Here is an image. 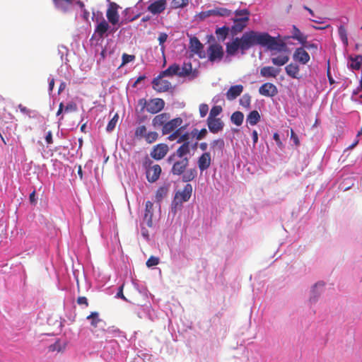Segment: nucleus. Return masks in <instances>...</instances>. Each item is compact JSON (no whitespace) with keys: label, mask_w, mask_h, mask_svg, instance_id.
<instances>
[{"label":"nucleus","mask_w":362,"mask_h":362,"mask_svg":"<svg viewBox=\"0 0 362 362\" xmlns=\"http://www.w3.org/2000/svg\"><path fill=\"white\" fill-rule=\"evenodd\" d=\"M243 119L244 115L240 111L234 112L230 117L231 122L237 126H240L243 122Z\"/></svg>","instance_id":"35"},{"label":"nucleus","mask_w":362,"mask_h":362,"mask_svg":"<svg viewBox=\"0 0 362 362\" xmlns=\"http://www.w3.org/2000/svg\"><path fill=\"white\" fill-rule=\"evenodd\" d=\"M181 124V119L177 117L173 119H169L165 126L162 128L163 134H169L175 132Z\"/></svg>","instance_id":"16"},{"label":"nucleus","mask_w":362,"mask_h":362,"mask_svg":"<svg viewBox=\"0 0 362 362\" xmlns=\"http://www.w3.org/2000/svg\"><path fill=\"white\" fill-rule=\"evenodd\" d=\"M165 103L163 99L154 98L151 100L146 106V111L151 113L156 114L162 110L164 108Z\"/></svg>","instance_id":"9"},{"label":"nucleus","mask_w":362,"mask_h":362,"mask_svg":"<svg viewBox=\"0 0 362 362\" xmlns=\"http://www.w3.org/2000/svg\"><path fill=\"white\" fill-rule=\"evenodd\" d=\"M206 124L209 130L213 134H217L221 132L224 127V123L221 118L208 117Z\"/></svg>","instance_id":"10"},{"label":"nucleus","mask_w":362,"mask_h":362,"mask_svg":"<svg viewBox=\"0 0 362 362\" xmlns=\"http://www.w3.org/2000/svg\"><path fill=\"white\" fill-rule=\"evenodd\" d=\"M286 73L288 76L291 77L292 78L299 79L300 78V76L299 74L300 68L299 66L296 64L291 63L288 64L285 67Z\"/></svg>","instance_id":"27"},{"label":"nucleus","mask_w":362,"mask_h":362,"mask_svg":"<svg viewBox=\"0 0 362 362\" xmlns=\"http://www.w3.org/2000/svg\"><path fill=\"white\" fill-rule=\"evenodd\" d=\"M304 47L308 49H317V45L314 44V43H305L303 45Z\"/></svg>","instance_id":"63"},{"label":"nucleus","mask_w":362,"mask_h":362,"mask_svg":"<svg viewBox=\"0 0 362 362\" xmlns=\"http://www.w3.org/2000/svg\"><path fill=\"white\" fill-rule=\"evenodd\" d=\"M232 14V11L228 8L222 7H216L213 9L202 11L199 16L201 18H206L211 16H230Z\"/></svg>","instance_id":"7"},{"label":"nucleus","mask_w":362,"mask_h":362,"mask_svg":"<svg viewBox=\"0 0 362 362\" xmlns=\"http://www.w3.org/2000/svg\"><path fill=\"white\" fill-rule=\"evenodd\" d=\"M119 119L118 114H115L114 117L111 119V120L108 122L106 130L108 132H111L116 127V124Z\"/></svg>","instance_id":"41"},{"label":"nucleus","mask_w":362,"mask_h":362,"mask_svg":"<svg viewBox=\"0 0 362 362\" xmlns=\"http://www.w3.org/2000/svg\"><path fill=\"white\" fill-rule=\"evenodd\" d=\"M77 110V105L75 103L71 102L66 105L64 108V112H76Z\"/></svg>","instance_id":"52"},{"label":"nucleus","mask_w":362,"mask_h":362,"mask_svg":"<svg viewBox=\"0 0 362 362\" xmlns=\"http://www.w3.org/2000/svg\"><path fill=\"white\" fill-rule=\"evenodd\" d=\"M119 6L116 3H110L106 12V16L108 21L112 25H116L119 20V16L117 11Z\"/></svg>","instance_id":"8"},{"label":"nucleus","mask_w":362,"mask_h":362,"mask_svg":"<svg viewBox=\"0 0 362 362\" xmlns=\"http://www.w3.org/2000/svg\"><path fill=\"white\" fill-rule=\"evenodd\" d=\"M291 139L293 141V143L296 146L300 145L298 136L296 134L293 129L291 130Z\"/></svg>","instance_id":"55"},{"label":"nucleus","mask_w":362,"mask_h":362,"mask_svg":"<svg viewBox=\"0 0 362 362\" xmlns=\"http://www.w3.org/2000/svg\"><path fill=\"white\" fill-rule=\"evenodd\" d=\"M235 17L232 18L233 25L230 28V33L233 36L238 33L247 27L250 21V13L248 9H238L234 12Z\"/></svg>","instance_id":"3"},{"label":"nucleus","mask_w":362,"mask_h":362,"mask_svg":"<svg viewBox=\"0 0 362 362\" xmlns=\"http://www.w3.org/2000/svg\"><path fill=\"white\" fill-rule=\"evenodd\" d=\"M193 187L191 184H187L182 189V202H187L192 196Z\"/></svg>","instance_id":"37"},{"label":"nucleus","mask_w":362,"mask_h":362,"mask_svg":"<svg viewBox=\"0 0 362 362\" xmlns=\"http://www.w3.org/2000/svg\"><path fill=\"white\" fill-rule=\"evenodd\" d=\"M168 161L173 164L172 173L174 175H181V146L177 148L176 152L168 158Z\"/></svg>","instance_id":"6"},{"label":"nucleus","mask_w":362,"mask_h":362,"mask_svg":"<svg viewBox=\"0 0 362 362\" xmlns=\"http://www.w3.org/2000/svg\"><path fill=\"white\" fill-rule=\"evenodd\" d=\"M64 349V346H62L59 341H57L53 344H51L49 346V351H61Z\"/></svg>","instance_id":"48"},{"label":"nucleus","mask_w":362,"mask_h":362,"mask_svg":"<svg viewBox=\"0 0 362 362\" xmlns=\"http://www.w3.org/2000/svg\"><path fill=\"white\" fill-rule=\"evenodd\" d=\"M197 175V171L195 170H182V181L188 182L192 180Z\"/></svg>","instance_id":"36"},{"label":"nucleus","mask_w":362,"mask_h":362,"mask_svg":"<svg viewBox=\"0 0 362 362\" xmlns=\"http://www.w3.org/2000/svg\"><path fill=\"white\" fill-rule=\"evenodd\" d=\"M168 39V35L165 33H161L158 36V42L159 45L161 46V50L163 52H164V46L163 43L167 40Z\"/></svg>","instance_id":"51"},{"label":"nucleus","mask_w":362,"mask_h":362,"mask_svg":"<svg viewBox=\"0 0 362 362\" xmlns=\"http://www.w3.org/2000/svg\"><path fill=\"white\" fill-rule=\"evenodd\" d=\"M273 139L276 141V144L277 146L281 150H282L284 148V146L282 141L280 139L279 134L278 133H276V132L274 133V135H273Z\"/></svg>","instance_id":"53"},{"label":"nucleus","mask_w":362,"mask_h":362,"mask_svg":"<svg viewBox=\"0 0 362 362\" xmlns=\"http://www.w3.org/2000/svg\"><path fill=\"white\" fill-rule=\"evenodd\" d=\"M122 64L124 65V64H126L129 62L134 61L135 59V56L124 53L122 54Z\"/></svg>","instance_id":"50"},{"label":"nucleus","mask_w":362,"mask_h":362,"mask_svg":"<svg viewBox=\"0 0 362 362\" xmlns=\"http://www.w3.org/2000/svg\"><path fill=\"white\" fill-rule=\"evenodd\" d=\"M273 45L274 37L269 33L250 30L243 33L241 37H235L232 42H227L226 48L228 55L233 56L238 49L244 54L246 50L255 45L272 47Z\"/></svg>","instance_id":"1"},{"label":"nucleus","mask_w":362,"mask_h":362,"mask_svg":"<svg viewBox=\"0 0 362 362\" xmlns=\"http://www.w3.org/2000/svg\"><path fill=\"white\" fill-rule=\"evenodd\" d=\"M158 136V134L157 132H149L148 133H146L144 139L147 143L151 144L157 140Z\"/></svg>","instance_id":"44"},{"label":"nucleus","mask_w":362,"mask_h":362,"mask_svg":"<svg viewBox=\"0 0 362 362\" xmlns=\"http://www.w3.org/2000/svg\"><path fill=\"white\" fill-rule=\"evenodd\" d=\"M199 111L201 117H204L209 111V106L207 104L202 103L199 107Z\"/></svg>","instance_id":"49"},{"label":"nucleus","mask_w":362,"mask_h":362,"mask_svg":"<svg viewBox=\"0 0 362 362\" xmlns=\"http://www.w3.org/2000/svg\"><path fill=\"white\" fill-rule=\"evenodd\" d=\"M180 211H181V191L177 190L175 192L174 199L171 204V209L169 211V216H172L173 218H174Z\"/></svg>","instance_id":"12"},{"label":"nucleus","mask_w":362,"mask_h":362,"mask_svg":"<svg viewBox=\"0 0 362 362\" xmlns=\"http://www.w3.org/2000/svg\"><path fill=\"white\" fill-rule=\"evenodd\" d=\"M170 115L166 112H163L156 115L152 120V125L155 128L163 127L165 124L170 119Z\"/></svg>","instance_id":"22"},{"label":"nucleus","mask_w":362,"mask_h":362,"mask_svg":"<svg viewBox=\"0 0 362 362\" xmlns=\"http://www.w3.org/2000/svg\"><path fill=\"white\" fill-rule=\"evenodd\" d=\"M260 120V115L257 110H252L247 117V122L253 126Z\"/></svg>","instance_id":"34"},{"label":"nucleus","mask_w":362,"mask_h":362,"mask_svg":"<svg viewBox=\"0 0 362 362\" xmlns=\"http://www.w3.org/2000/svg\"><path fill=\"white\" fill-rule=\"evenodd\" d=\"M207 134V130L205 128L202 129L197 134V141L202 140L206 137Z\"/></svg>","instance_id":"56"},{"label":"nucleus","mask_w":362,"mask_h":362,"mask_svg":"<svg viewBox=\"0 0 362 362\" xmlns=\"http://www.w3.org/2000/svg\"><path fill=\"white\" fill-rule=\"evenodd\" d=\"M86 319L90 321V325L93 327L92 332L95 334L97 337H99L98 330H97V327L99 324L101 322H104L103 320L100 317V314L98 312L94 311L91 312L89 315L86 317Z\"/></svg>","instance_id":"15"},{"label":"nucleus","mask_w":362,"mask_h":362,"mask_svg":"<svg viewBox=\"0 0 362 362\" xmlns=\"http://www.w3.org/2000/svg\"><path fill=\"white\" fill-rule=\"evenodd\" d=\"M160 259L158 257L155 256H151L146 261V266L148 267H152L159 264Z\"/></svg>","instance_id":"47"},{"label":"nucleus","mask_w":362,"mask_h":362,"mask_svg":"<svg viewBox=\"0 0 362 362\" xmlns=\"http://www.w3.org/2000/svg\"><path fill=\"white\" fill-rule=\"evenodd\" d=\"M185 142H187L188 144H187V151L186 152L185 151L184 155L189 153L191 150H197L198 146L197 141H194V140H191V139L187 138V139L185 140L184 143Z\"/></svg>","instance_id":"40"},{"label":"nucleus","mask_w":362,"mask_h":362,"mask_svg":"<svg viewBox=\"0 0 362 362\" xmlns=\"http://www.w3.org/2000/svg\"><path fill=\"white\" fill-rule=\"evenodd\" d=\"M281 69L273 66H267L260 69V75L264 78H276L280 73Z\"/></svg>","instance_id":"24"},{"label":"nucleus","mask_w":362,"mask_h":362,"mask_svg":"<svg viewBox=\"0 0 362 362\" xmlns=\"http://www.w3.org/2000/svg\"><path fill=\"white\" fill-rule=\"evenodd\" d=\"M102 332H105V333L110 334V333H113V332L119 333V330L118 329L114 328V327H108L107 329H102Z\"/></svg>","instance_id":"58"},{"label":"nucleus","mask_w":362,"mask_h":362,"mask_svg":"<svg viewBox=\"0 0 362 362\" xmlns=\"http://www.w3.org/2000/svg\"><path fill=\"white\" fill-rule=\"evenodd\" d=\"M30 202L32 204H35L37 202L36 198H35V190H33L32 193H30L29 196Z\"/></svg>","instance_id":"60"},{"label":"nucleus","mask_w":362,"mask_h":362,"mask_svg":"<svg viewBox=\"0 0 362 362\" xmlns=\"http://www.w3.org/2000/svg\"><path fill=\"white\" fill-rule=\"evenodd\" d=\"M110 28L108 23L101 17L100 21L98 23L95 33L100 37H103Z\"/></svg>","instance_id":"28"},{"label":"nucleus","mask_w":362,"mask_h":362,"mask_svg":"<svg viewBox=\"0 0 362 362\" xmlns=\"http://www.w3.org/2000/svg\"><path fill=\"white\" fill-rule=\"evenodd\" d=\"M168 148L166 144H160L156 145L151 152V156L156 160H160L167 154Z\"/></svg>","instance_id":"18"},{"label":"nucleus","mask_w":362,"mask_h":362,"mask_svg":"<svg viewBox=\"0 0 362 362\" xmlns=\"http://www.w3.org/2000/svg\"><path fill=\"white\" fill-rule=\"evenodd\" d=\"M292 37L299 41L302 45L306 43L307 36L303 35L300 30L296 26H293V35Z\"/></svg>","instance_id":"33"},{"label":"nucleus","mask_w":362,"mask_h":362,"mask_svg":"<svg viewBox=\"0 0 362 362\" xmlns=\"http://www.w3.org/2000/svg\"><path fill=\"white\" fill-rule=\"evenodd\" d=\"M222 110H223V109H222L221 106L215 105V106L212 107V108L211 109L208 117L218 118L217 116L221 113Z\"/></svg>","instance_id":"43"},{"label":"nucleus","mask_w":362,"mask_h":362,"mask_svg":"<svg viewBox=\"0 0 362 362\" xmlns=\"http://www.w3.org/2000/svg\"><path fill=\"white\" fill-rule=\"evenodd\" d=\"M123 287H124V286H123V285H122L121 286H119V291H118V292H117V297H118V298H122V299H124V300H126V298H125V296H124V294H123Z\"/></svg>","instance_id":"61"},{"label":"nucleus","mask_w":362,"mask_h":362,"mask_svg":"<svg viewBox=\"0 0 362 362\" xmlns=\"http://www.w3.org/2000/svg\"><path fill=\"white\" fill-rule=\"evenodd\" d=\"M166 4V0H158L151 3L147 10L153 14H159L165 9Z\"/></svg>","instance_id":"19"},{"label":"nucleus","mask_w":362,"mask_h":362,"mask_svg":"<svg viewBox=\"0 0 362 362\" xmlns=\"http://www.w3.org/2000/svg\"><path fill=\"white\" fill-rule=\"evenodd\" d=\"M259 93L266 97H274L278 93V89L274 84L267 82L259 87Z\"/></svg>","instance_id":"11"},{"label":"nucleus","mask_w":362,"mask_h":362,"mask_svg":"<svg viewBox=\"0 0 362 362\" xmlns=\"http://www.w3.org/2000/svg\"><path fill=\"white\" fill-rule=\"evenodd\" d=\"M168 189L166 186L159 187L156 192V201L160 202L161 200L166 196Z\"/></svg>","instance_id":"38"},{"label":"nucleus","mask_w":362,"mask_h":362,"mask_svg":"<svg viewBox=\"0 0 362 362\" xmlns=\"http://www.w3.org/2000/svg\"><path fill=\"white\" fill-rule=\"evenodd\" d=\"M293 58L302 64H306L310 59L309 54L304 47L296 48L293 52Z\"/></svg>","instance_id":"13"},{"label":"nucleus","mask_w":362,"mask_h":362,"mask_svg":"<svg viewBox=\"0 0 362 362\" xmlns=\"http://www.w3.org/2000/svg\"><path fill=\"white\" fill-rule=\"evenodd\" d=\"M211 156L210 152H204L198 158L197 165L201 172L207 170L211 164Z\"/></svg>","instance_id":"14"},{"label":"nucleus","mask_w":362,"mask_h":362,"mask_svg":"<svg viewBox=\"0 0 362 362\" xmlns=\"http://www.w3.org/2000/svg\"><path fill=\"white\" fill-rule=\"evenodd\" d=\"M243 91V85L232 86L227 91L226 96L228 100H233L239 96Z\"/></svg>","instance_id":"25"},{"label":"nucleus","mask_w":362,"mask_h":362,"mask_svg":"<svg viewBox=\"0 0 362 362\" xmlns=\"http://www.w3.org/2000/svg\"><path fill=\"white\" fill-rule=\"evenodd\" d=\"M199 133V130L197 129H194L191 131V132H186L182 134V156H184L185 151H187V142L184 141L188 139H191V140H194V139L197 141V134Z\"/></svg>","instance_id":"30"},{"label":"nucleus","mask_w":362,"mask_h":362,"mask_svg":"<svg viewBox=\"0 0 362 362\" xmlns=\"http://www.w3.org/2000/svg\"><path fill=\"white\" fill-rule=\"evenodd\" d=\"M327 75L329 83L330 84H334L335 81H334V78H332V76H331L329 62H328V67H327Z\"/></svg>","instance_id":"57"},{"label":"nucleus","mask_w":362,"mask_h":362,"mask_svg":"<svg viewBox=\"0 0 362 362\" xmlns=\"http://www.w3.org/2000/svg\"><path fill=\"white\" fill-rule=\"evenodd\" d=\"M269 50L273 52L276 51L279 53V55L275 56V53H272L273 56L271 59L274 65L281 66L285 65L289 61L290 51L286 42L283 40L274 37V45L271 47H266Z\"/></svg>","instance_id":"2"},{"label":"nucleus","mask_w":362,"mask_h":362,"mask_svg":"<svg viewBox=\"0 0 362 362\" xmlns=\"http://www.w3.org/2000/svg\"><path fill=\"white\" fill-rule=\"evenodd\" d=\"M52 1L56 8L67 12L72 6L74 0H52Z\"/></svg>","instance_id":"29"},{"label":"nucleus","mask_w":362,"mask_h":362,"mask_svg":"<svg viewBox=\"0 0 362 362\" xmlns=\"http://www.w3.org/2000/svg\"><path fill=\"white\" fill-rule=\"evenodd\" d=\"M45 140H46V142L48 144H51L53 143V140H52V132L51 131H49L45 136Z\"/></svg>","instance_id":"59"},{"label":"nucleus","mask_w":362,"mask_h":362,"mask_svg":"<svg viewBox=\"0 0 362 362\" xmlns=\"http://www.w3.org/2000/svg\"><path fill=\"white\" fill-rule=\"evenodd\" d=\"M198 75V71L196 69H192L190 63H184L182 66V78H188L189 80L195 78Z\"/></svg>","instance_id":"26"},{"label":"nucleus","mask_w":362,"mask_h":362,"mask_svg":"<svg viewBox=\"0 0 362 362\" xmlns=\"http://www.w3.org/2000/svg\"><path fill=\"white\" fill-rule=\"evenodd\" d=\"M171 6L173 8H180L181 7V0H173L171 2Z\"/></svg>","instance_id":"62"},{"label":"nucleus","mask_w":362,"mask_h":362,"mask_svg":"<svg viewBox=\"0 0 362 362\" xmlns=\"http://www.w3.org/2000/svg\"><path fill=\"white\" fill-rule=\"evenodd\" d=\"M251 103V96L246 93L240 99V104L245 108H249Z\"/></svg>","instance_id":"42"},{"label":"nucleus","mask_w":362,"mask_h":362,"mask_svg":"<svg viewBox=\"0 0 362 362\" xmlns=\"http://www.w3.org/2000/svg\"><path fill=\"white\" fill-rule=\"evenodd\" d=\"M76 301L79 305H84L86 308L89 305L88 300L85 296H79Z\"/></svg>","instance_id":"54"},{"label":"nucleus","mask_w":362,"mask_h":362,"mask_svg":"<svg viewBox=\"0 0 362 362\" xmlns=\"http://www.w3.org/2000/svg\"><path fill=\"white\" fill-rule=\"evenodd\" d=\"M153 88L159 93L168 91L173 88V80L158 75L152 81Z\"/></svg>","instance_id":"4"},{"label":"nucleus","mask_w":362,"mask_h":362,"mask_svg":"<svg viewBox=\"0 0 362 362\" xmlns=\"http://www.w3.org/2000/svg\"><path fill=\"white\" fill-rule=\"evenodd\" d=\"M153 204L151 202L147 201L145 204V213L144 216V222L148 227L153 226Z\"/></svg>","instance_id":"21"},{"label":"nucleus","mask_w":362,"mask_h":362,"mask_svg":"<svg viewBox=\"0 0 362 362\" xmlns=\"http://www.w3.org/2000/svg\"><path fill=\"white\" fill-rule=\"evenodd\" d=\"M207 54L210 62H220L224 55L223 47L218 43L211 44L207 49Z\"/></svg>","instance_id":"5"},{"label":"nucleus","mask_w":362,"mask_h":362,"mask_svg":"<svg viewBox=\"0 0 362 362\" xmlns=\"http://www.w3.org/2000/svg\"><path fill=\"white\" fill-rule=\"evenodd\" d=\"M146 134V128L144 125L138 127L135 130V136L137 138H144Z\"/></svg>","instance_id":"46"},{"label":"nucleus","mask_w":362,"mask_h":362,"mask_svg":"<svg viewBox=\"0 0 362 362\" xmlns=\"http://www.w3.org/2000/svg\"><path fill=\"white\" fill-rule=\"evenodd\" d=\"M189 48L191 52L199 54V56L202 58L204 57V54H202L203 45L200 42L196 37H192L190 38L189 41Z\"/></svg>","instance_id":"23"},{"label":"nucleus","mask_w":362,"mask_h":362,"mask_svg":"<svg viewBox=\"0 0 362 362\" xmlns=\"http://www.w3.org/2000/svg\"><path fill=\"white\" fill-rule=\"evenodd\" d=\"M339 36L345 46L348 45V37L346 29L344 25H340L338 28Z\"/></svg>","instance_id":"39"},{"label":"nucleus","mask_w":362,"mask_h":362,"mask_svg":"<svg viewBox=\"0 0 362 362\" xmlns=\"http://www.w3.org/2000/svg\"><path fill=\"white\" fill-rule=\"evenodd\" d=\"M252 141L254 145H255L258 141V134L256 130H254L252 134Z\"/></svg>","instance_id":"64"},{"label":"nucleus","mask_w":362,"mask_h":362,"mask_svg":"<svg viewBox=\"0 0 362 362\" xmlns=\"http://www.w3.org/2000/svg\"><path fill=\"white\" fill-rule=\"evenodd\" d=\"M224 141L222 139H214L210 143V148L214 154H215L216 152H222L224 148Z\"/></svg>","instance_id":"32"},{"label":"nucleus","mask_w":362,"mask_h":362,"mask_svg":"<svg viewBox=\"0 0 362 362\" xmlns=\"http://www.w3.org/2000/svg\"><path fill=\"white\" fill-rule=\"evenodd\" d=\"M170 141L176 140L177 143L181 142V128L177 129L175 132L170 133L168 136Z\"/></svg>","instance_id":"45"},{"label":"nucleus","mask_w":362,"mask_h":362,"mask_svg":"<svg viewBox=\"0 0 362 362\" xmlns=\"http://www.w3.org/2000/svg\"><path fill=\"white\" fill-rule=\"evenodd\" d=\"M230 31V28L226 25L221 28H217L215 34L219 41H224Z\"/></svg>","instance_id":"31"},{"label":"nucleus","mask_w":362,"mask_h":362,"mask_svg":"<svg viewBox=\"0 0 362 362\" xmlns=\"http://www.w3.org/2000/svg\"><path fill=\"white\" fill-rule=\"evenodd\" d=\"M161 173V168L159 165H154L146 170V178L148 182H154L158 180Z\"/></svg>","instance_id":"20"},{"label":"nucleus","mask_w":362,"mask_h":362,"mask_svg":"<svg viewBox=\"0 0 362 362\" xmlns=\"http://www.w3.org/2000/svg\"><path fill=\"white\" fill-rule=\"evenodd\" d=\"M180 71V66L177 64H173L170 65L167 69L161 71L159 74L165 78L173 80L175 76H181V72Z\"/></svg>","instance_id":"17"}]
</instances>
